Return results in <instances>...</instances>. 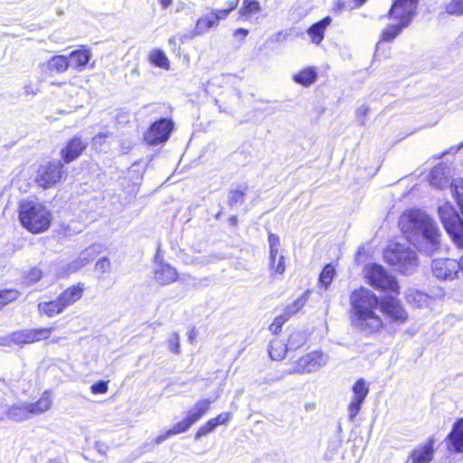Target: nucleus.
Segmentation results:
<instances>
[{"label":"nucleus","mask_w":463,"mask_h":463,"mask_svg":"<svg viewBox=\"0 0 463 463\" xmlns=\"http://www.w3.org/2000/svg\"><path fill=\"white\" fill-rule=\"evenodd\" d=\"M399 225L407 240L420 251L432 255L440 247L441 232L433 218L421 210L404 213Z\"/></svg>","instance_id":"1"},{"label":"nucleus","mask_w":463,"mask_h":463,"mask_svg":"<svg viewBox=\"0 0 463 463\" xmlns=\"http://www.w3.org/2000/svg\"><path fill=\"white\" fill-rule=\"evenodd\" d=\"M350 302L353 326L368 333L376 332L382 328V319L374 312L381 301L371 290L365 288L354 290L351 294Z\"/></svg>","instance_id":"2"},{"label":"nucleus","mask_w":463,"mask_h":463,"mask_svg":"<svg viewBox=\"0 0 463 463\" xmlns=\"http://www.w3.org/2000/svg\"><path fill=\"white\" fill-rule=\"evenodd\" d=\"M22 225L33 233L45 232L51 224V212L42 203L24 201L19 206Z\"/></svg>","instance_id":"3"},{"label":"nucleus","mask_w":463,"mask_h":463,"mask_svg":"<svg viewBox=\"0 0 463 463\" xmlns=\"http://www.w3.org/2000/svg\"><path fill=\"white\" fill-rule=\"evenodd\" d=\"M384 260L402 274L412 272L418 265L415 250L401 243H392L384 251Z\"/></svg>","instance_id":"4"},{"label":"nucleus","mask_w":463,"mask_h":463,"mask_svg":"<svg viewBox=\"0 0 463 463\" xmlns=\"http://www.w3.org/2000/svg\"><path fill=\"white\" fill-rule=\"evenodd\" d=\"M215 399H203L195 402L194 407L188 411L186 417L175 423L170 430H166L164 434L159 435L154 439L156 444H160L168 439L170 436L180 434L187 431L194 423H196L204 414L210 410L211 404Z\"/></svg>","instance_id":"5"},{"label":"nucleus","mask_w":463,"mask_h":463,"mask_svg":"<svg viewBox=\"0 0 463 463\" xmlns=\"http://www.w3.org/2000/svg\"><path fill=\"white\" fill-rule=\"evenodd\" d=\"M439 218L458 248L463 249V221L449 203L439 207Z\"/></svg>","instance_id":"6"},{"label":"nucleus","mask_w":463,"mask_h":463,"mask_svg":"<svg viewBox=\"0 0 463 463\" xmlns=\"http://www.w3.org/2000/svg\"><path fill=\"white\" fill-rule=\"evenodd\" d=\"M366 277L374 288L398 294L399 286L395 278L388 274L382 266L377 264L367 266Z\"/></svg>","instance_id":"7"},{"label":"nucleus","mask_w":463,"mask_h":463,"mask_svg":"<svg viewBox=\"0 0 463 463\" xmlns=\"http://www.w3.org/2000/svg\"><path fill=\"white\" fill-rule=\"evenodd\" d=\"M328 362V355L320 352H311L300 357L295 365L287 371L288 374L310 373L318 371Z\"/></svg>","instance_id":"8"},{"label":"nucleus","mask_w":463,"mask_h":463,"mask_svg":"<svg viewBox=\"0 0 463 463\" xmlns=\"http://www.w3.org/2000/svg\"><path fill=\"white\" fill-rule=\"evenodd\" d=\"M174 123L171 119L161 118L154 122L145 133L144 139L151 146L165 142L173 130Z\"/></svg>","instance_id":"9"},{"label":"nucleus","mask_w":463,"mask_h":463,"mask_svg":"<svg viewBox=\"0 0 463 463\" xmlns=\"http://www.w3.org/2000/svg\"><path fill=\"white\" fill-rule=\"evenodd\" d=\"M418 2L419 0H396L390 9L389 16L402 21L403 25H409L416 14Z\"/></svg>","instance_id":"10"},{"label":"nucleus","mask_w":463,"mask_h":463,"mask_svg":"<svg viewBox=\"0 0 463 463\" xmlns=\"http://www.w3.org/2000/svg\"><path fill=\"white\" fill-rule=\"evenodd\" d=\"M353 396L348 404V418L350 420H354L359 411H361L362 404L369 393V387L363 378L359 379L354 383L352 387Z\"/></svg>","instance_id":"11"},{"label":"nucleus","mask_w":463,"mask_h":463,"mask_svg":"<svg viewBox=\"0 0 463 463\" xmlns=\"http://www.w3.org/2000/svg\"><path fill=\"white\" fill-rule=\"evenodd\" d=\"M432 273L441 280L454 279L458 271V261L454 259H438L432 261Z\"/></svg>","instance_id":"12"},{"label":"nucleus","mask_w":463,"mask_h":463,"mask_svg":"<svg viewBox=\"0 0 463 463\" xmlns=\"http://www.w3.org/2000/svg\"><path fill=\"white\" fill-rule=\"evenodd\" d=\"M52 331V327L20 330L11 335V340L17 345L31 344L49 338Z\"/></svg>","instance_id":"13"},{"label":"nucleus","mask_w":463,"mask_h":463,"mask_svg":"<svg viewBox=\"0 0 463 463\" xmlns=\"http://www.w3.org/2000/svg\"><path fill=\"white\" fill-rule=\"evenodd\" d=\"M63 165L60 161L50 162L39 169V183L44 188L60 182Z\"/></svg>","instance_id":"14"},{"label":"nucleus","mask_w":463,"mask_h":463,"mask_svg":"<svg viewBox=\"0 0 463 463\" xmlns=\"http://www.w3.org/2000/svg\"><path fill=\"white\" fill-rule=\"evenodd\" d=\"M380 308L390 319L403 323L407 320L408 315L400 301L393 297H386L381 300Z\"/></svg>","instance_id":"15"},{"label":"nucleus","mask_w":463,"mask_h":463,"mask_svg":"<svg viewBox=\"0 0 463 463\" xmlns=\"http://www.w3.org/2000/svg\"><path fill=\"white\" fill-rule=\"evenodd\" d=\"M430 183L432 186L443 189L449 187L453 182L450 183V169L448 165L439 164L433 168L430 175Z\"/></svg>","instance_id":"16"},{"label":"nucleus","mask_w":463,"mask_h":463,"mask_svg":"<svg viewBox=\"0 0 463 463\" xmlns=\"http://www.w3.org/2000/svg\"><path fill=\"white\" fill-rule=\"evenodd\" d=\"M176 269L168 263L160 262L154 271V278L160 285H168L177 279Z\"/></svg>","instance_id":"17"},{"label":"nucleus","mask_w":463,"mask_h":463,"mask_svg":"<svg viewBox=\"0 0 463 463\" xmlns=\"http://www.w3.org/2000/svg\"><path fill=\"white\" fill-rule=\"evenodd\" d=\"M87 143L80 137H73L61 150V156L65 163H71L78 158L86 148Z\"/></svg>","instance_id":"18"},{"label":"nucleus","mask_w":463,"mask_h":463,"mask_svg":"<svg viewBox=\"0 0 463 463\" xmlns=\"http://www.w3.org/2000/svg\"><path fill=\"white\" fill-rule=\"evenodd\" d=\"M433 444L434 441L430 439L424 445L415 448L411 451L409 460H411V463H430L434 454Z\"/></svg>","instance_id":"19"},{"label":"nucleus","mask_w":463,"mask_h":463,"mask_svg":"<svg viewBox=\"0 0 463 463\" xmlns=\"http://www.w3.org/2000/svg\"><path fill=\"white\" fill-rule=\"evenodd\" d=\"M84 291V285L78 283L65 289L59 297L60 307L63 310L81 298Z\"/></svg>","instance_id":"20"},{"label":"nucleus","mask_w":463,"mask_h":463,"mask_svg":"<svg viewBox=\"0 0 463 463\" xmlns=\"http://www.w3.org/2000/svg\"><path fill=\"white\" fill-rule=\"evenodd\" d=\"M449 449L455 452H463V419L458 420L449 435Z\"/></svg>","instance_id":"21"},{"label":"nucleus","mask_w":463,"mask_h":463,"mask_svg":"<svg viewBox=\"0 0 463 463\" xmlns=\"http://www.w3.org/2000/svg\"><path fill=\"white\" fill-rule=\"evenodd\" d=\"M90 58L91 53L89 50L80 49L71 52L68 57V60L70 66L80 71L85 69Z\"/></svg>","instance_id":"22"},{"label":"nucleus","mask_w":463,"mask_h":463,"mask_svg":"<svg viewBox=\"0 0 463 463\" xmlns=\"http://www.w3.org/2000/svg\"><path fill=\"white\" fill-rule=\"evenodd\" d=\"M98 248L99 246L92 245L91 247H89L85 250L81 251L79 258L70 264V269L75 272L80 268L84 267L99 253Z\"/></svg>","instance_id":"23"},{"label":"nucleus","mask_w":463,"mask_h":463,"mask_svg":"<svg viewBox=\"0 0 463 463\" xmlns=\"http://www.w3.org/2000/svg\"><path fill=\"white\" fill-rule=\"evenodd\" d=\"M331 18L329 16L314 24L308 30L307 33L311 37L314 43L319 44L324 39V33L326 28L330 24Z\"/></svg>","instance_id":"24"},{"label":"nucleus","mask_w":463,"mask_h":463,"mask_svg":"<svg viewBox=\"0 0 463 463\" xmlns=\"http://www.w3.org/2000/svg\"><path fill=\"white\" fill-rule=\"evenodd\" d=\"M407 26L403 25V22L401 20H399L398 24L386 26L381 33V41L376 44V52L379 50L382 42L393 41L402 33V29Z\"/></svg>","instance_id":"25"},{"label":"nucleus","mask_w":463,"mask_h":463,"mask_svg":"<svg viewBox=\"0 0 463 463\" xmlns=\"http://www.w3.org/2000/svg\"><path fill=\"white\" fill-rule=\"evenodd\" d=\"M49 72L55 71L57 73L65 72L70 67L68 57L64 55H55L52 57L46 64H43Z\"/></svg>","instance_id":"26"},{"label":"nucleus","mask_w":463,"mask_h":463,"mask_svg":"<svg viewBox=\"0 0 463 463\" xmlns=\"http://www.w3.org/2000/svg\"><path fill=\"white\" fill-rule=\"evenodd\" d=\"M52 404V398L49 392H44L40 399L33 403H29V411L31 414H41L50 410Z\"/></svg>","instance_id":"27"},{"label":"nucleus","mask_w":463,"mask_h":463,"mask_svg":"<svg viewBox=\"0 0 463 463\" xmlns=\"http://www.w3.org/2000/svg\"><path fill=\"white\" fill-rule=\"evenodd\" d=\"M288 349H289L288 345L275 337L269 343V354L272 360L280 361L285 357Z\"/></svg>","instance_id":"28"},{"label":"nucleus","mask_w":463,"mask_h":463,"mask_svg":"<svg viewBox=\"0 0 463 463\" xmlns=\"http://www.w3.org/2000/svg\"><path fill=\"white\" fill-rule=\"evenodd\" d=\"M214 19L215 17L212 16L210 13L200 17L196 22L193 34L201 35L207 32L209 29L217 26V24L214 22Z\"/></svg>","instance_id":"29"},{"label":"nucleus","mask_w":463,"mask_h":463,"mask_svg":"<svg viewBox=\"0 0 463 463\" xmlns=\"http://www.w3.org/2000/svg\"><path fill=\"white\" fill-rule=\"evenodd\" d=\"M317 77V74L315 70L307 68L296 74L294 80L298 84L307 87L315 82Z\"/></svg>","instance_id":"30"},{"label":"nucleus","mask_w":463,"mask_h":463,"mask_svg":"<svg viewBox=\"0 0 463 463\" xmlns=\"http://www.w3.org/2000/svg\"><path fill=\"white\" fill-rule=\"evenodd\" d=\"M59 304L58 298L50 302H41L38 304V310L48 317H53L63 311V308Z\"/></svg>","instance_id":"31"},{"label":"nucleus","mask_w":463,"mask_h":463,"mask_svg":"<svg viewBox=\"0 0 463 463\" xmlns=\"http://www.w3.org/2000/svg\"><path fill=\"white\" fill-rule=\"evenodd\" d=\"M261 10L260 5L256 0H243L242 6L240 14L243 18H250L252 15L260 13Z\"/></svg>","instance_id":"32"},{"label":"nucleus","mask_w":463,"mask_h":463,"mask_svg":"<svg viewBox=\"0 0 463 463\" xmlns=\"http://www.w3.org/2000/svg\"><path fill=\"white\" fill-rule=\"evenodd\" d=\"M248 191V186L246 184H241L238 186L236 189L230 191L228 195V203L231 207L236 205L237 203H242L244 202V197Z\"/></svg>","instance_id":"33"},{"label":"nucleus","mask_w":463,"mask_h":463,"mask_svg":"<svg viewBox=\"0 0 463 463\" xmlns=\"http://www.w3.org/2000/svg\"><path fill=\"white\" fill-rule=\"evenodd\" d=\"M28 408L29 404L13 406L8 411V416L16 421L24 420L31 414Z\"/></svg>","instance_id":"34"},{"label":"nucleus","mask_w":463,"mask_h":463,"mask_svg":"<svg viewBox=\"0 0 463 463\" xmlns=\"http://www.w3.org/2000/svg\"><path fill=\"white\" fill-rule=\"evenodd\" d=\"M149 61L154 65L163 68V69H168L169 68V61L163 51L161 50H154L151 52L149 55Z\"/></svg>","instance_id":"35"},{"label":"nucleus","mask_w":463,"mask_h":463,"mask_svg":"<svg viewBox=\"0 0 463 463\" xmlns=\"http://www.w3.org/2000/svg\"><path fill=\"white\" fill-rule=\"evenodd\" d=\"M307 294L308 292H306L304 295L296 299L291 305L286 307L284 312L288 317L298 313L306 305L307 301Z\"/></svg>","instance_id":"36"},{"label":"nucleus","mask_w":463,"mask_h":463,"mask_svg":"<svg viewBox=\"0 0 463 463\" xmlns=\"http://www.w3.org/2000/svg\"><path fill=\"white\" fill-rule=\"evenodd\" d=\"M269 245L270 266L272 268H274L275 267V257L279 253V248L280 245L279 236L270 233L269 236Z\"/></svg>","instance_id":"37"},{"label":"nucleus","mask_w":463,"mask_h":463,"mask_svg":"<svg viewBox=\"0 0 463 463\" xmlns=\"http://www.w3.org/2000/svg\"><path fill=\"white\" fill-rule=\"evenodd\" d=\"M450 191L454 194L463 213V179L454 180L450 185Z\"/></svg>","instance_id":"38"},{"label":"nucleus","mask_w":463,"mask_h":463,"mask_svg":"<svg viewBox=\"0 0 463 463\" xmlns=\"http://www.w3.org/2000/svg\"><path fill=\"white\" fill-rule=\"evenodd\" d=\"M229 6L225 9H220V10H213L210 13L212 16H214V22L218 25V23L220 20L225 19L228 14L234 10L238 5V1H231L228 3Z\"/></svg>","instance_id":"39"},{"label":"nucleus","mask_w":463,"mask_h":463,"mask_svg":"<svg viewBox=\"0 0 463 463\" xmlns=\"http://www.w3.org/2000/svg\"><path fill=\"white\" fill-rule=\"evenodd\" d=\"M445 12L450 15H463V0H450L444 6Z\"/></svg>","instance_id":"40"},{"label":"nucleus","mask_w":463,"mask_h":463,"mask_svg":"<svg viewBox=\"0 0 463 463\" xmlns=\"http://www.w3.org/2000/svg\"><path fill=\"white\" fill-rule=\"evenodd\" d=\"M335 275V269L331 264H327L322 270L320 277H319V282L322 284L326 288L331 284L333 278Z\"/></svg>","instance_id":"41"},{"label":"nucleus","mask_w":463,"mask_h":463,"mask_svg":"<svg viewBox=\"0 0 463 463\" xmlns=\"http://www.w3.org/2000/svg\"><path fill=\"white\" fill-rule=\"evenodd\" d=\"M19 296V292L14 289L0 290V309L8 303L15 300Z\"/></svg>","instance_id":"42"},{"label":"nucleus","mask_w":463,"mask_h":463,"mask_svg":"<svg viewBox=\"0 0 463 463\" xmlns=\"http://www.w3.org/2000/svg\"><path fill=\"white\" fill-rule=\"evenodd\" d=\"M306 341V336L303 333L297 331L293 332L288 337V346L289 349H297L302 345Z\"/></svg>","instance_id":"43"},{"label":"nucleus","mask_w":463,"mask_h":463,"mask_svg":"<svg viewBox=\"0 0 463 463\" xmlns=\"http://www.w3.org/2000/svg\"><path fill=\"white\" fill-rule=\"evenodd\" d=\"M216 428V423L213 420H209L204 425L201 426L197 430L194 439H200L202 437L206 436L207 434L213 431Z\"/></svg>","instance_id":"44"},{"label":"nucleus","mask_w":463,"mask_h":463,"mask_svg":"<svg viewBox=\"0 0 463 463\" xmlns=\"http://www.w3.org/2000/svg\"><path fill=\"white\" fill-rule=\"evenodd\" d=\"M288 317L283 312V314L278 316L273 323L269 326V330L274 334H277L282 326L288 320Z\"/></svg>","instance_id":"45"},{"label":"nucleus","mask_w":463,"mask_h":463,"mask_svg":"<svg viewBox=\"0 0 463 463\" xmlns=\"http://www.w3.org/2000/svg\"><path fill=\"white\" fill-rule=\"evenodd\" d=\"M168 349L171 352L178 354H180V336L176 332H173L170 338L167 341Z\"/></svg>","instance_id":"46"},{"label":"nucleus","mask_w":463,"mask_h":463,"mask_svg":"<svg viewBox=\"0 0 463 463\" xmlns=\"http://www.w3.org/2000/svg\"><path fill=\"white\" fill-rule=\"evenodd\" d=\"M95 270L100 273H107L110 270V261L108 258L99 259L95 264Z\"/></svg>","instance_id":"47"},{"label":"nucleus","mask_w":463,"mask_h":463,"mask_svg":"<svg viewBox=\"0 0 463 463\" xmlns=\"http://www.w3.org/2000/svg\"><path fill=\"white\" fill-rule=\"evenodd\" d=\"M369 110L370 109L367 105H362L356 109V119L360 125H365L366 115L368 114Z\"/></svg>","instance_id":"48"},{"label":"nucleus","mask_w":463,"mask_h":463,"mask_svg":"<svg viewBox=\"0 0 463 463\" xmlns=\"http://www.w3.org/2000/svg\"><path fill=\"white\" fill-rule=\"evenodd\" d=\"M284 256L283 255H279V258H277V256L275 257V267L272 268L270 265H269V268L271 270H274L275 273L277 274H283L284 271H285V261H284Z\"/></svg>","instance_id":"49"},{"label":"nucleus","mask_w":463,"mask_h":463,"mask_svg":"<svg viewBox=\"0 0 463 463\" xmlns=\"http://www.w3.org/2000/svg\"><path fill=\"white\" fill-rule=\"evenodd\" d=\"M42 278V271L39 269H32L26 276L27 283H35Z\"/></svg>","instance_id":"50"},{"label":"nucleus","mask_w":463,"mask_h":463,"mask_svg":"<svg viewBox=\"0 0 463 463\" xmlns=\"http://www.w3.org/2000/svg\"><path fill=\"white\" fill-rule=\"evenodd\" d=\"M92 393H105L108 391V383L106 382H99L91 385L90 387Z\"/></svg>","instance_id":"51"},{"label":"nucleus","mask_w":463,"mask_h":463,"mask_svg":"<svg viewBox=\"0 0 463 463\" xmlns=\"http://www.w3.org/2000/svg\"><path fill=\"white\" fill-rule=\"evenodd\" d=\"M230 418H231V414L226 412V413H222V414L218 415L216 418H213L211 420L216 423V427H217L218 425L225 424L230 420Z\"/></svg>","instance_id":"52"},{"label":"nucleus","mask_w":463,"mask_h":463,"mask_svg":"<svg viewBox=\"0 0 463 463\" xmlns=\"http://www.w3.org/2000/svg\"><path fill=\"white\" fill-rule=\"evenodd\" d=\"M94 448L101 456H106L109 450V446L101 441H96Z\"/></svg>","instance_id":"53"},{"label":"nucleus","mask_w":463,"mask_h":463,"mask_svg":"<svg viewBox=\"0 0 463 463\" xmlns=\"http://www.w3.org/2000/svg\"><path fill=\"white\" fill-rule=\"evenodd\" d=\"M248 33H249L248 30L240 28V29H237L234 31L233 36L243 40L248 35Z\"/></svg>","instance_id":"54"},{"label":"nucleus","mask_w":463,"mask_h":463,"mask_svg":"<svg viewBox=\"0 0 463 463\" xmlns=\"http://www.w3.org/2000/svg\"><path fill=\"white\" fill-rule=\"evenodd\" d=\"M197 335V331L195 328H192L188 333V340L190 343H193V341L195 339Z\"/></svg>","instance_id":"55"},{"label":"nucleus","mask_w":463,"mask_h":463,"mask_svg":"<svg viewBox=\"0 0 463 463\" xmlns=\"http://www.w3.org/2000/svg\"><path fill=\"white\" fill-rule=\"evenodd\" d=\"M158 2L161 5L163 9H166L167 7H169L172 5L173 0H158Z\"/></svg>","instance_id":"56"},{"label":"nucleus","mask_w":463,"mask_h":463,"mask_svg":"<svg viewBox=\"0 0 463 463\" xmlns=\"http://www.w3.org/2000/svg\"><path fill=\"white\" fill-rule=\"evenodd\" d=\"M105 137H107L106 134L99 133L93 137V141L96 143H100Z\"/></svg>","instance_id":"57"},{"label":"nucleus","mask_w":463,"mask_h":463,"mask_svg":"<svg viewBox=\"0 0 463 463\" xmlns=\"http://www.w3.org/2000/svg\"><path fill=\"white\" fill-rule=\"evenodd\" d=\"M25 93H27V94H33H33H35V92H34V91H33V90H31V87H30V86H26V87H25Z\"/></svg>","instance_id":"58"},{"label":"nucleus","mask_w":463,"mask_h":463,"mask_svg":"<svg viewBox=\"0 0 463 463\" xmlns=\"http://www.w3.org/2000/svg\"><path fill=\"white\" fill-rule=\"evenodd\" d=\"M366 0H354L355 7L362 5Z\"/></svg>","instance_id":"59"},{"label":"nucleus","mask_w":463,"mask_h":463,"mask_svg":"<svg viewBox=\"0 0 463 463\" xmlns=\"http://www.w3.org/2000/svg\"><path fill=\"white\" fill-rule=\"evenodd\" d=\"M231 221H232V222H234V223H235V222H236V217H234V216H233V217H232V218H231Z\"/></svg>","instance_id":"60"},{"label":"nucleus","mask_w":463,"mask_h":463,"mask_svg":"<svg viewBox=\"0 0 463 463\" xmlns=\"http://www.w3.org/2000/svg\"><path fill=\"white\" fill-rule=\"evenodd\" d=\"M462 147H463V143H462V144H460V145L458 146L457 151H458V150H459V149H460V148H462Z\"/></svg>","instance_id":"61"},{"label":"nucleus","mask_w":463,"mask_h":463,"mask_svg":"<svg viewBox=\"0 0 463 463\" xmlns=\"http://www.w3.org/2000/svg\"><path fill=\"white\" fill-rule=\"evenodd\" d=\"M52 85H58V86H60V83L52 82Z\"/></svg>","instance_id":"62"}]
</instances>
